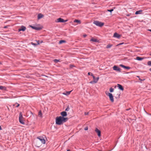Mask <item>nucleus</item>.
<instances>
[{
    "mask_svg": "<svg viewBox=\"0 0 151 151\" xmlns=\"http://www.w3.org/2000/svg\"><path fill=\"white\" fill-rule=\"evenodd\" d=\"M68 120V118H65L61 116L57 117L56 118V123L58 125H60L66 122Z\"/></svg>",
    "mask_w": 151,
    "mask_h": 151,
    "instance_id": "1",
    "label": "nucleus"
},
{
    "mask_svg": "<svg viewBox=\"0 0 151 151\" xmlns=\"http://www.w3.org/2000/svg\"><path fill=\"white\" fill-rule=\"evenodd\" d=\"M93 23L99 27H101L104 25V23L100 22L98 21H95Z\"/></svg>",
    "mask_w": 151,
    "mask_h": 151,
    "instance_id": "2",
    "label": "nucleus"
},
{
    "mask_svg": "<svg viewBox=\"0 0 151 151\" xmlns=\"http://www.w3.org/2000/svg\"><path fill=\"white\" fill-rule=\"evenodd\" d=\"M19 122L22 124H24V122L23 117L22 116V114L21 112L19 113Z\"/></svg>",
    "mask_w": 151,
    "mask_h": 151,
    "instance_id": "3",
    "label": "nucleus"
},
{
    "mask_svg": "<svg viewBox=\"0 0 151 151\" xmlns=\"http://www.w3.org/2000/svg\"><path fill=\"white\" fill-rule=\"evenodd\" d=\"M106 94L107 95L109 96L110 100L111 102H113L114 101V99L112 94L108 92L107 93L106 92Z\"/></svg>",
    "mask_w": 151,
    "mask_h": 151,
    "instance_id": "4",
    "label": "nucleus"
},
{
    "mask_svg": "<svg viewBox=\"0 0 151 151\" xmlns=\"http://www.w3.org/2000/svg\"><path fill=\"white\" fill-rule=\"evenodd\" d=\"M113 69L119 72H121V69L116 65H114L113 67Z\"/></svg>",
    "mask_w": 151,
    "mask_h": 151,
    "instance_id": "5",
    "label": "nucleus"
},
{
    "mask_svg": "<svg viewBox=\"0 0 151 151\" xmlns=\"http://www.w3.org/2000/svg\"><path fill=\"white\" fill-rule=\"evenodd\" d=\"M37 138L39 139L42 144H45V140L42 137L39 136L37 137Z\"/></svg>",
    "mask_w": 151,
    "mask_h": 151,
    "instance_id": "6",
    "label": "nucleus"
},
{
    "mask_svg": "<svg viewBox=\"0 0 151 151\" xmlns=\"http://www.w3.org/2000/svg\"><path fill=\"white\" fill-rule=\"evenodd\" d=\"M67 21V20H64L63 19L61 18H59L57 19V21H56V22H66Z\"/></svg>",
    "mask_w": 151,
    "mask_h": 151,
    "instance_id": "7",
    "label": "nucleus"
},
{
    "mask_svg": "<svg viewBox=\"0 0 151 151\" xmlns=\"http://www.w3.org/2000/svg\"><path fill=\"white\" fill-rule=\"evenodd\" d=\"M26 29V27L24 26H22L21 27V28L19 29H18V32H20L21 31H24Z\"/></svg>",
    "mask_w": 151,
    "mask_h": 151,
    "instance_id": "8",
    "label": "nucleus"
},
{
    "mask_svg": "<svg viewBox=\"0 0 151 151\" xmlns=\"http://www.w3.org/2000/svg\"><path fill=\"white\" fill-rule=\"evenodd\" d=\"M95 132L97 133L99 137L101 136V131L97 128H96L95 130Z\"/></svg>",
    "mask_w": 151,
    "mask_h": 151,
    "instance_id": "9",
    "label": "nucleus"
},
{
    "mask_svg": "<svg viewBox=\"0 0 151 151\" xmlns=\"http://www.w3.org/2000/svg\"><path fill=\"white\" fill-rule=\"evenodd\" d=\"M99 79V77H98L96 78V80H95L94 81H90V83H91V84H93V83H96L97 82Z\"/></svg>",
    "mask_w": 151,
    "mask_h": 151,
    "instance_id": "10",
    "label": "nucleus"
},
{
    "mask_svg": "<svg viewBox=\"0 0 151 151\" xmlns=\"http://www.w3.org/2000/svg\"><path fill=\"white\" fill-rule=\"evenodd\" d=\"M61 115H62V116L64 117L67 116V114L66 112L65 111H63L61 112L60 113Z\"/></svg>",
    "mask_w": 151,
    "mask_h": 151,
    "instance_id": "11",
    "label": "nucleus"
},
{
    "mask_svg": "<svg viewBox=\"0 0 151 151\" xmlns=\"http://www.w3.org/2000/svg\"><path fill=\"white\" fill-rule=\"evenodd\" d=\"M117 86L121 90L123 91L124 90V88L121 85L119 84H118Z\"/></svg>",
    "mask_w": 151,
    "mask_h": 151,
    "instance_id": "12",
    "label": "nucleus"
},
{
    "mask_svg": "<svg viewBox=\"0 0 151 151\" xmlns=\"http://www.w3.org/2000/svg\"><path fill=\"white\" fill-rule=\"evenodd\" d=\"M113 36L114 37L119 38L120 37V35L116 32L114 33Z\"/></svg>",
    "mask_w": 151,
    "mask_h": 151,
    "instance_id": "13",
    "label": "nucleus"
},
{
    "mask_svg": "<svg viewBox=\"0 0 151 151\" xmlns=\"http://www.w3.org/2000/svg\"><path fill=\"white\" fill-rule=\"evenodd\" d=\"M120 66L125 69H129L130 68L128 66H125L122 64H120Z\"/></svg>",
    "mask_w": 151,
    "mask_h": 151,
    "instance_id": "14",
    "label": "nucleus"
},
{
    "mask_svg": "<svg viewBox=\"0 0 151 151\" xmlns=\"http://www.w3.org/2000/svg\"><path fill=\"white\" fill-rule=\"evenodd\" d=\"M44 17V15L41 13L39 14L38 15V19H39L42 18Z\"/></svg>",
    "mask_w": 151,
    "mask_h": 151,
    "instance_id": "15",
    "label": "nucleus"
},
{
    "mask_svg": "<svg viewBox=\"0 0 151 151\" xmlns=\"http://www.w3.org/2000/svg\"><path fill=\"white\" fill-rule=\"evenodd\" d=\"M90 41L93 42H99V41L97 40V39L92 38L90 40Z\"/></svg>",
    "mask_w": 151,
    "mask_h": 151,
    "instance_id": "16",
    "label": "nucleus"
},
{
    "mask_svg": "<svg viewBox=\"0 0 151 151\" xmlns=\"http://www.w3.org/2000/svg\"><path fill=\"white\" fill-rule=\"evenodd\" d=\"M142 12V10H139L137 11L135 13V14H141V12Z\"/></svg>",
    "mask_w": 151,
    "mask_h": 151,
    "instance_id": "17",
    "label": "nucleus"
},
{
    "mask_svg": "<svg viewBox=\"0 0 151 151\" xmlns=\"http://www.w3.org/2000/svg\"><path fill=\"white\" fill-rule=\"evenodd\" d=\"M144 59V58L140 57H136V60H141Z\"/></svg>",
    "mask_w": 151,
    "mask_h": 151,
    "instance_id": "18",
    "label": "nucleus"
},
{
    "mask_svg": "<svg viewBox=\"0 0 151 151\" xmlns=\"http://www.w3.org/2000/svg\"><path fill=\"white\" fill-rule=\"evenodd\" d=\"M71 91H66L65 93H64L63 94L65 95H68L70 94Z\"/></svg>",
    "mask_w": 151,
    "mask_h": 151,
    "instance_id": "19",
    "label": "nucleus"
},
{
    "mask_svg": "<svg viewBox=\"0 0 151 151\" xmlns=\"http://www.w3.org/2000/svg\"><path fill=\"white\" fill-rule=\"evenodd\" d=\"M74 22H77L80 24L81 23V21L78 19H75L74 20Z\"/></svg>",
    "mask_w": 151,
    "mask_h": 151,
    "instance_id": "20",
    "label": "nucleus"
},
{
    "mask_svg": "<svg viewBox=\"0 0 151 151\" xmlns=\"http://www.w3.org/2000/svg\"><path fill=\"white\" fill-rule=\"evenodd\" d=\"M42 29L41 27H35V29L36 30H39L41 29Z\"/></svg>",
    "mask_w": 151,
    "mask_h": 151,
    "instance_id": "21",
    "label": "nucleus"
},
{
    "mask_svg": "<svg viewBox=\"0 0 151 151\" xmlns=\"http://www.w3.org/2000/svg\"><path fill=\"white\" fill-rule=\"evenodd\" d=\"M38 115L40 117H42V114L41 111H40L38 112Z\"/></svg>",
    "mask_w": 151,
    "mask_h": 151,
    "instance_id": "22",
    "label": "nucleus"
},
{
    "mask_svg": "<svg viewBox=\"0 0 151 151\" xmlns=\"http://www.w3.org/2000/svg\"><path fill=\"white\" fill-rule=\"evenodd\" d=\"M14 105L16 107H18L19 106V104L17 103H16Z\"/></svg>",
    "mask_w": 151,
    "mask_h": 151,
    "instance_id": "23",
    "label": "nucleus"
},
{
    "mask_svg": "<svg viewBox=\"0 0 151 151\" xmlns=\"http://www.w3.org/2000/svg\"><path fill=\"white\" fill-rule=\"evenodd\" d=\"M65 42H66V41L65 40H61L59 41V43L61 44L62 43H63Z\"/></svg>",
    "mask_w": 151,
    "mask_h": 151,
    "instance_id": "24",
    "label": "nucleus"
},
{
    "mask_svg": "<svg viewBox=\"0 0 151 151\" xmlns=\"http://www.w3.org/2000/svg\"><path fill=\"white\" fill-rule=\"evenodd\" d=\"M31 44L32 45H34V46H36V45H39V41H38L37 42V44H36V43H33V42H31Z\"/></svg>",
    "mask_w": 151,
    "mask_h": 151,
    "instance_id": "25",
    "label": "nucleus"
},
{
    "mask_svg": "<svg viewBox=\"0 0 151 151\" xmlns=\"http://www.w3.org/2000/svg\"><path fill=\"white\" fill-rule=\"evenodd\" d=\"M5 88H6L5 87L0 86V89L3 90L4 89H5Z\"/></svg>",
    "mask_w": 151,
    "mask_h": 151,
    "instance_id": "26",
    "label": "nucleus"
},
{
    "mask_svg": "<svg viewBox=\"0 0 151 151\" xmlns=\"http://www.w3.org/2000/svg\"><path fill=\"white\" fill-rule=\"evenodd\" d=\"M70 109V108L69 106L68 105L67 107V108L65 109V111H69Z\"/></svg>",
    "mask_w": 151,
    "mask_h": 151,
    "instance_id": "27",
    "label": "nucleus"
},
{
    "mask_svg": "<svg viewBox=\"0 0 151 151\" xmlns=\"http://www.w3.org/2000/svg\"><path fill=\"white\" fill-rule=\"evenodd\" d=\"M53 61L55 63H57L58 62H60V60L55 59Z\"/></svg>",
    "mask_w": 151,
    "mask_h": 151,
    "instance_id": "28",
    "label": "nucleus"
},
{
    "mask_svg": "<svg viewBox=\"0 0 151 151\" xmlns=\"http://www.w3.org/2000/svg\"><path fill=\"white\" fill-rule=\"evenodd\" d=\"M112 46V45H107V46H106V48H110L111 46Z\"/></svg>",
    "mask_w": 151,
    "mask_h": 151,
    "instance_id": "29",
    "label": "nucleus"
},
{
    "mask_svg": "<svg viewBox=\"0 0 151 151\" xmlns=\"http://www.w3.org/2000/svg\"><path fill=\"white\" fill-rule=\"evenodd\" d=\"M91 76H92L93 77V81H94L95 80H96V78H95V77L93 75L92 73H91Z\"/></svg>",
    "mask_w": 151,
    "mask_h": 151,
    "instance_id": "30",
    "label": "nucleus"
},
{
    "mask_svg": "<svg viewBox=\"0 0 151 151\" xmlns=\"http://www.w3.org/2000/svg\"><path fill=\"white\" fill-rule=\"evenodd\" d=\"M114 90V89L112 88H110L109 89V91L110 92H113Z\"/></svg>",
    "mask_w": 151,
    "mask_h": 151,
    "instance_id": "31",
    "label": "nucleus"
},
{
    "mask_svg": "<svg viewBox=\"0 0 151 151\" xmlns=\"http://www.w3.org/2000/svg\"><path fill=\"white\" fill-rule=\"evenodd\" d=\"M147 65L149 66H151V61H149L147 62Z\"/></svg>",
    "mask_w": 151,
    "mask_h": 151,
    "instance_id": "32",
    "label": "nucleus"
},
{
    "mask_svg": "<svg viewBox=\"0 0 151 151\" xmlns=\"http://www.w3.org/2000/svg\"><path fill=\"white\" fill-rule=\"evenodd\" d=\"M114 10L113 9H108L107 10V11L108 12H111L112 11H113Z\"/></svg>",
    "mask_w": 151,
    "mask_h": 151,
    "instance_id": "33",
    "label": "nucleus"
},
{
    "mask_svg": "<svg viewBox=\"0 0 151 151\" xmlns=\"http://www.w3.org/2000/svg\"><path fill=\"white\" fill-rule=\"evenodd\" d=\"M137 77L138 78H139V80H140V81H143L145 80L144 79H140V78H139V76H137Z\"/></svg>",
    "mask_w": 151,
    "mask_h": 151,
    "instance_id": "34",
    "label": "nucleus"
},
{
    "mask_svg": "<svg viewBox=\"0 0 151 151\" xmlns=\"http://www.w3.org/2000/svg\"><path fill=\"white\" fill-rule=\"evenodd\" d=\"M75 67L74 65H70V68H72L73 67Z\"/></svg>",
    "mask_w": 151,
    "mask_h": 151,
    "instance_id": "35",
    "label": "nucleus"
},
{
    "mask_svg": "<svg viewBox=\"0 0 151 151\" xmlns=\"http://www.w3.org/2000/svg\"><path fill=\"white\" fill-rule=\"evenodd\" d=\"M30 27L32 28L33 29H35V26H30Z\"/></svg>",
    "mask_w": 151,
    "mask_h": 151,
    "instance_id": "36",
    "label": "nucleus"
},
{
    "mask_svg": "<svg viewBox=\"0 0 151 151\" xmlns=\"http://www.w3.org/2000/svg\"><path fill=\"white\" fill-rule=\"evenodd\" d=\"M88 129V127H86L85 128H84V130H87Z\"/></svg>",
    "mask_w": 151,
    "mask_h": 151,
    "instance_id": "37",
    "label": "nucleus"
},
{
    "mask_svg": "<svg viewBox=\"0 0 151 151\" xmlns=\"http://www.w3.org/2000/svg\"><path fill=\"white\" fill-rule=\"evenodd\" d=\"M88 112H85V113H84L85 115H88Z\"/></svg>",
    "mask_w": 151,
    "mask_h": 151,
    "instance_id": "38",
    "label": "nucleus"
},
{
    "mask_svg": "<svg viewBox=\"0 0 151 151\" xmlns=\"http://www.w3.org/2000/svg\"><path fill=\"white\" fill-rule=\"evenodd\" d=\"M91 73H90V72H88V75H91Z\"/></svg>",
    "mask_w": 151,
    "mask_h": 151,
    "instance_id": "39",
    "label": "nucleus"
},
{
    "mask_svg": "<svg viewBox=\"0 0 151 151\" xmlns=\"http://www.w3.org/2000/svg\"><path fill=\"white\" fill-rule=\"evenodd\" d=\"M83 37H86V36H87V35H86V34L84 35H83Z\"/></svg>",
    "mask_w": 151,
    "mask_h": 151,
    "instance_id": "40",
    "label": "nucleus"
},
{
    "mask_svg": "<svg viewBox=\"0 0 151 151\" xmlns=\"http://www.w3.org/2000/svg\"><path fill=\"white\" fill-rule=\"evenodd\" d=\"M7 26H4V28H7Z\"/></svg>",
    "mask_w": 151,
    "mask_h": 151,
    "instance_id": "41",
    "label": "nucleus"
},
{
    "mask_svg": "<svg viewBox=\"0 0 151 151\" xmlns=\"http://www.w3.org/2000/svg\"><path fill=\"white\" fill-rule=\"evenodd\" d=\"M148 30L151 32V29H149Z\"/></svg>",
    "mask_w": 151,
    "mask_h": 151,
    "instance_id": "42",
    "label": "nucleus"
},
{
    "mask_svg": "<svg viewBox=\"0 0 151 151\" xmlns=\"http://www.w3.org/2000/svg\"><path fill=\"white\" fill-rule=\"evenodd\" d=\"M123 43H120L118 45H122Z\"/></svg>",
    "mask_w": 151,
    "mask_h": 151,
    "instance_id": "43",
    "label": "nucleus"
},
{
    "mask_svg": "<svg viewBox=\"0 0 151 151\" xmlns=\"http://www.w3.org/2000/svg\"><path fill=\"white\" fill-rule=\"evenodd\" d=\"M2 129L1 126H0V130H1Z\"/></svg>",
    "mask_w": 151,
    "mask_h": 151,
    "instance_id": "44",
    "label": "nucleus"
},
{
    "mask_svg": "<svg viewBox=\"0 0 151 151\" xmlns=\"http://www.w3.org/2000/svg\"><path fill=\"white\" fill-rule=\"evenodd\" d=\"M149 70H150V72H151V68H150V69H149Z\"/></svg>",
    "mask_w": 151,
    "mask_h": 151,
    "instance_id": "45",
    "label": "nucleus"
},
{
    "mask_svg": "<svg viewBox=\"0 0 151 151\" xmlns=\"http://www.w3.org/2000/svg\"><path fill=\"white\" fill-rule=\"evenodd\" d=\"M67 151H70L69 150H67Z\"/></svg>",
    "mask_w": 151,
    "mask_h": 151,
    "instance_id": "46",
    "label": "nucleus"
},
{
    "mask_svg": "<svg viewBox=\"0 0 151 151\" xmlns=\"http://www.w3.org/2000/svg\"><path fill=\"white\" fill-rule=\"evenodd\" d=\"M127 16H129V14H128V15H127Z\"/></svg>",
    "mask_w": 151,
    "mask_h": 151,
    "instance_id": "47",
    "label": "nucleus"
},
{
    "mask_svg": "<svg viewBox=\"0 0 151 151\" xmlns=\"http://www.w3.org/2000/svg\"><path fill=\"white\" fill-rule=\"evenodd\" d=\"M99 151H101V150H99Z\"/></svg>",
    "mask_w": 151,
    "mask_h": 151,
    "instance_id": "48",
    "label": "nucleus"
}]
</instances>
